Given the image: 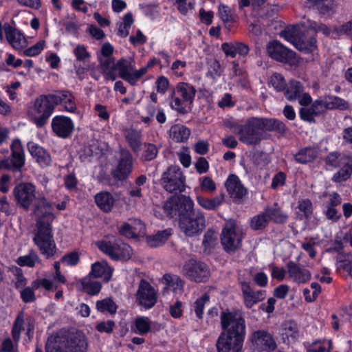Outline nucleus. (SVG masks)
Wrapping results in <instances>:
<instances>
[{
	"label": "nucleus",
	"instance_id": "f704fd0d",
	"mask_svg": "<svg viewBox=\"0 0 352 352\" xmlns=\"http://www.w3.org/2000/svg\"><path fill=\"white\" fill-rule=\"evenodd\" d=\"M95 202L97 206L104 212H109L113 209L115 198L107 191H102L95 195Z\"/></svg>",
	"mask_w": 352,
	"mask_h": 352
},
{
	"label": "nucleus",
	"instance_id": "864d4df0",
	"mask_svg": "<svg viewBox=\"0 0 352 352\" xmlns=\"http://www.w3.org/2000/svg\"><path fill=\"white\" fill-rule=\"evenodd\" d=\"M96 308L100 312H108L114 314L117 311V305L111 298H107L96 302Z\"/></svg>",
	"mask_w": 352,
	"mask_h": 352
},
{
	"label": "nucleus",
	"instance_id": "c85d7f7f",
	"mask_svg": "<svg viewBox=\"0 0 352 352\" xmlns=\"http://www.w3.org/2000/svg\"><path fill=\"white\" fill-rule=\"evenodd\" d=\"M226 188L232 198L240 199L246 194V189L240 179L235 175H230L225 183Z\"/></svg>",
	"mask_w": 352,
	"mask_h": 352
},
{
	"label": "nucleus",
	"instance_id": "de8ad7c7",
	"mask_svg": "<svg viewBox=\"0 0 352 352\" xmlns=\"http://www.w3.org/2000/svg\"><path fill=\"white\" fill-rule=\"evenodd\" d=\"M265 211L268 219H272L276 223H285L288 217L287 214L280 210V208H277L276 206L274 208H268Z\"/></svg>",
	"mask_w": 352,
	"mask_h": 352
},
{
	"label": "nucleus",
	"instance_id": "5701e85b",
	"mask_svg": "<svg viewBox=\"0 0 352 352\" xmlns=\"http://www.w3.org/2000/svg\"><path fill=\"white\" fill-rule=\"evenodd\" d=\"M3 33L6 41L16 50L27 46L28 42L23 34L10 23L3 25Z\"/></svg>",
	"mask_w": 352,
	"mask_h": 352
},
{
	"label": "nucleus",
	"instance_id": "ddd939ff",
	"mask_svg": "<svg viewBox=\"0 0 352 352\" xmlns=\"http://www.w3.org/2000/svg\"><path fill=\"white\" fill-rule=\"evenodd\" d=\"M117 164L111 169L114 179L123 181L131 174L133 167V158L131 153L126 148H121L116 157Z\"/></svg>",
	"mask_w": 352,
	"mask_h": 352
},
{
	"label": "nucleus",
	"instance_id": "58836bf2",
	"mask_svg": "<svg viewBox=\"0 0 352 352\" xmlns=\"http://www.w3.org/2000/svg\"><path fill=\"white\" fill-rule=\"evenodd\" d=\"M190 135V130L182 124H175L170 129V138L175 142H186Z\"/></svg>",
	"mask_w": 352,
	"mask_h": 352
},
{
	"label": "nucleus",
	"instance_id": "f257e3e1",
	"mask_svg": "<svg viewBox=\"0 0 352 352\" xmlns=\"http://www.w3.org/2000/svg\"><path fill=\"white\" fill-rule=\"evenodd\" d=\"M36 195V187L31 182H21L13 189L14 201L19 208L28 211L33 206V211L36 216L33 241L41 252L48 258L53 256L56 251L52 226L55 215L50 211L41 212L42 208H51L52 203L45 196L37 197Z\"/></svg>",
	"mask_w": 352,
	"mask_h": 352
},
{
	"label": "nucleus",
	"instance_id": "69168bd1",
	"mask_svg": "<svg viewBox=\"0 0 352 352\" xmlns=\"http://www.w3.org/2000/svg\"><path fill=\"white\" fill-rule=\"evenodd\" d=\"M186 62L181 60H175L170 67L173 74L177 77H182L184 74Z\"/></svg>",
	"mask_w": 352,
	"mask_h": 352
},
{
	"label": "nucleus",
	"instance_id": "473e14b6",
	"mask_svg": "<svg viewBox=\"0 0 352 352\" xmlns=\"http://www.w3.org/2000/svg\"><path fill=\"white\" fill-rule=\"evenodd\" d=\"M342 166L340 170L336 173L332 180L336 183H340L346 181L350 178L352 173V158L351 157H344L341 160Z\"/></svg>",
	"mask_w": 352,
	"mask_h": 352
},
{
	"label": "nucleus",
	"instance_id": "7ed1b4c3",
	"mask_svg": "<svg viewBox=\"0 0 352 352\" xmlns=\"http://www.w3.org/2000/svg\"><path fill=\"white\" fill-rule=\"evenodd\" d=\"M89 344L81 332L58 333L48 338L45 352H87Z\"/></svg>",
	"mask_w": 352,
	"mask_h": 352
},
{
	"label": "nucleus",
	"instance_id": "a18cd8bd",
	"mask_svg": "<svg viewBox=\"0 0 352 352\" xmlns=\"http://www.w3.org/2000/svg\"><path fill=\"white\" fill-rule=\"evenodd\" d=\"M125 138L134 152L139 151L141 146V134L134 129H129L125 131Z\"/></svg>",
	"mask_w": 352,
	"mask_h": 352
},
{
	"label": "nucleus",
	"instance_id": "4c0bfd02",
	"mask_svg": "<svg viewBox=\"0 0 352 352\" xmlns=\"http://www.w3.org/2000/svg\"><path fill=\"white\" fill-rule=\"evenodd\" d=\"M197 201L203 208L208 210H214L218 208L225 200V195L221 193L213 198H207L202 195H197Z\"/></svg>",
	"mask_w": 352,
	"mask_h": 352
},
{
	"label": "nucleus",
	"instance_id": "f3484780",
	"mask_svg": "<svg viewBox=\"0 0 352 352\" xmlns=\"http://www.w3.org/2000/svg\"><path fill=\"white\" fill-rule=\"evenodd\" d=\"M284 95L287 100H298L302 106H308L312 101L309 94L305 91L303 85L295 80L289 81L285 90Z\"/></svg>",
	"mask_w": 352,
	"mask_h": 352
},
{
	"label": "nucleus",
	"instance_id": "6e6d98bb",
	"mask_svg": "<svg viewBox=\"0 0 352 352\" xmlns=\"http://www.w3.org/2000/svg\"><path fill=\"white\" fill-rule=\"evenodd\" d=\"M268 85L278 92L285 91L287 86L284 77L278 73H274L270 77Z\"/></svg>",
	"mask_w": 352,
	"mask_h": 352
},
{
	"label": "nucleus",
	"instance_id": "a878e982",
	"mask_svg": "<svg viewBox=\"0 0 352 352\" xmlns=\"http://www.w3.org/2000/svg\"><path fill=\"white\" fill-rule=\"evenodd\" d=\"M161 281L164 285L162 290L164 294H168L172 292L175 295H177L183 292L184 282L177 275L166 274Z\"/></svg>",
	"mask_w": 352,
	"mask_h": 352
},
{
	"label": "nucleus",
	"instance_id": "2eb2a0df",
	"mask_svg": "<svg viewBox=\"0 0 352 352\" xmlns=\"http://www.w3.org/2000/svg\"><path fill=\"white\" fill-rule=\"evenodd\" d=\"M192 206H194L193 200L189 196L182 195L167 200L164 203V210L170 217L179 216L180 219L182 213L189 211Z\"/></svg>",
	"mask_w": 352,
	"mask_h": 352
},
{
	"label": "nucleus",
	"instance_id": "e2e57ef3",
	"mask_svg": "<svg viewBox=\"0 0 352 352\" xmlns=\"http://www.w3.org/2000/svg\"><path fill=\"white\" fill-rule=\"evenodd\" d=\"M45 42L43 40L39 41L35 45L24 50L23 54L27 56H35L38 55L44 49Z\"/></svg>",
	"mask_w": 352,
	"mask_h": 352
},
{
	"label": "nucleus",
	"instance_id": "13d9d810",
	"mask_svg": "<svg viewBox=\"0 0 352 352\" xmlns=\"http://www.w3.org/2000/svg\"><path fill=\"white\" fill-rule=\"evenodd\" d=\"M217 234L212 230H208L204 234L203 245L205 250L210 251L217 244Z\"/></svg>",
	"mask_w": 352,
	"mask_h": 352
},
{
	"label": "nucleus",
	"instance_id": "423d86ee",
	"mask_svg": "<svg viewBox=\"0 0 352 352\" xmlns=\"http://www.w3.org/2000/svg\"><path fill=\"white\" fill-rule=\"evenodd\" d=\"M195 95L196 89L192 85L179 82L171 93L170 106L178 113L184 114L187 112L186 107L192 104Z\"/></svg>",
	"mask_w": 352,
	"mask_h": 352
},
{
	"label": "nucleus",
	"instance_id": "6e6552de",
	"mask_svg": "<svg viewBox=\"0 0 352 352\" xmlns=\"http://www.w3.org/2000/svg\"><path fill=\"white\" fill-rule=\"evenodd\" d=\"M11 154L0 161V168L19 171L25 165V150L19 138H14L10 145Z\"/></svg>",
	"mask_w": 352,
	"mask_h": 352
},
{
	"label": "nucleus",
	"instance_id": "cd10ccee",
	"mask_svg": "<svg viewBox=\"0 0 352 352\" xmlns=\"http://www.w3.org/2000/svg\"><path fill=\"white\" fill-rule=\"evenodd\" d=\"M52 94L54 97L53 100L55 107L58 104H61L67 111L74 113L76 111L77 107L74 101V96L72 92L63 90Z\"/></svg>",
	"mask_w": 352,
	"mask_h": 352
},
{
	"label": "nucleus",
	"instance_id": "f8f14e48",
	"mask_svg": "<svg viewBox=\"0 0 352 352\" xmlns=\"http://www.w3.org/2000/svg\"><path fill=\"white\" fill-rule=\"evenodd\" d=\"M242 230L233 221L226 223L221 232V244L226 252H234L242 240Z\"/></svg>",
	"mask_w": 352,
	"mask_h": 352
},
{
	"label": "nucleus",
	"instance_id": "dca6fc26",
	"mask_svg": "<svg viewBox=\"0 0 352 352\" xmlns=\"http://www.w3.org/2000/svg\"><path fill=\"white\" fill-rule=\"evenodd\" d=\"M137 302L146 309L155 306L157 300V292L146 280L142 279L135 294Z\"/></svg>",
	"mask_w": 352,
	"mask_h": 352
},
{
	"label": "nucleus",
	"instance_id": "6ab92c4d",
	"mask_svg": "<svg viewBox=\"0 0 352 352\" xmlns=\"http://www.w3.org/2000/svg\"><path fill=\"white\" fill-rule=\"evenodd\" d=\"M183 273L190 280L195 282L206 281L210 276L209 269L205 263L192 259L184 264Z\"/></svg>",
	"mask_w": 352,
	"mask_h": 352
},
{
	"label": "nucleus",
	"instance_id": "338daca9",
	"mask_svg": "<svg viewBox=\"0 0 352 352\" xmlns=\"http://www.w3.org/2000/svg\"><path fill=\"white\" fill-rule=\"evenodd\" d=\"M115 327V322L111 320L97 323L96 329L100 333H111Z\"/></svg>",
	"mask_w": 352,
	"mask_h": 352
},
{
	"label": "nucleus",
	"instance_id": "79ce46f5",
	"mask_svg": "<svg viewBox=\"0 0 352 352\" xmlns=\"http://www.w3.org/2000/svg\"><path fill=\"white\" fill-rule=\"evenodd\" d=\"M324 109L345 110L349 108V103L338 96H328L322 100Z\"/></svg>",
	"mask_w": 352,
	"mask_h": 352
},
{
	"label": "nucleus",
	"instance_id": "774afa93",
	"mask_svg": "<svg viewBox=\"0 0 352 352\" xmlns=\"http://www.w3.org/2000/svg\"><path fill=\"white\" fill-rule=\"evenodd\" d=\"M219 16L224 23L232 22L234 21V15L231 9L226 6H219Z\"/></svg>",
	"mask_w": 352,
	"mask_h": 352
},
{
	"label": "nucleus",
	"instance_id": "a19ab883",
	"mask_svg": "<svg viewBox=\"0 0 352 352\" xmlns=\"http://www.w3.org/2000/svg\"><path fill=\"white\" fill-rule=\"evenodd\" d=\"M170 235V230L160 231L155 234L148 236L146 237V242L150 247L157 248L164 244Z\"/></svg>",
	"mask_w": 352,
	"mask_h": 352
},
{
	"label": "nucleus",
	"instance_id": "4d7b16f0",
	"mask_svg": "<svg viewBox=\"0 0 352 352\" xmlns=\"http://www.w3.org/2000/svg\"><path fill=\"white\" fill-rule=\"evenodd\" d=\"M200 189L202 192L212 194L217 190L214 181L209 176H204L199 179Z\"/></svg>",
	"mask_w": 352,
	"mask_h": 352
},
{
	"label": "nucleus",
	"instance_id": "2f4dec72",
	"mask_svg": "<svg viewBox=\"0 0 352 352\" xmlns=\"http://www.w3.org/2000/svg\"><path fill=\"white\" fill-rule=\"evenodd\" d=\"M113 269L107 262H96L92 264L89 277L102 278L104 280L109 281L112 276Z\"/></svg>",
	"mask_w": 352,
	"mask_h": 352
},
{
	"label": "nucleus",
	"instance_id": "a211bd4d",
	"mask_svg": "<svg viewBox=\"0 0 352 352\" xmlns=\"http://www.w3.org/2000/svg\"><path fill=\"white\" fill-rule=\"evenodd\" d=\"M254 349L258 352H273L276 349L272 335L266 330H257L250 337Z\"/></svg>",
	"mask_w": 352,
	"mask_h": 352
},
{
	"label": "nucleus",
	"instance_id": "052dcab7",
	"mask_svg": "<svg viewBox=\"0 0 352 352\" xmlns=\"http://www.w3.org/2000/svg\"><path fill=\"white\" fill-rule=\"evenodd\" d=\"M209 296L207 294H204L194 302L192 305V310L195 311L198 318H202L205 304L209 301Z\"/></svg>",
	"mask_w": 352,
	"mask_h": 352
},
{
	"label": "nucleus",
	"instance_id": "72a5a7b5",
	"mask_svg": "<svg viewBox=\"0 0 352 352\" xmlns=\"http://www.w3.org/2000/svg\"><path fill=\"white\" fill-rule=\"evenodd\" d=\"M342 202L340 196L336 192H333L329 195V199L326 204V211L325 214L327 219H331L333 221H336L340 217V214L336 209Z\"/></svg>",
	"mask_w": 352,
	"mask_h": 352
},
{
	"label": "nucleus",
	"instance_id": "39448f33",
	"mask_svg": "<svg viewBox=\"0 0 352 352\" xmlns=\"http://www.w3.org/2000/svg\"><path fill=\"white\" fill-rule=\"evenodd\" d=\"M180 230L187 236L199 235L206 226V219L199 209H195L194 206L189 211L182 213L179 220Z\"/></svg>",
	"mask_w": 352,
	"mask_h": 352
},
{
	"label": "nucleus",
	"instance_id": "7c9ffc66",
	"mask_svg": "<svg viewBox=\"0 0 352 352\" xmlns=\"http://www.w3.org/2000/svg\"><path fill=\"white\" fill-rule=\"evenodd\" d=\"M324 111V107L322 101L316 100L309 107L300 108L299 116L301 120L308 122H314V116L319 115Z\"/></svg>",
	"mask_w": 352,
	"mask_h": 352
},
{
	"label": "nucleus",
	"instance_id": "20e7f679",
	"mask_svg": "<svg viewBox=\"0 0 352 352\" xmlns=\"http://www.w3.org/2000/svg\"><path fill=\"white\" fill-rule=\"evenodd\" d=\"M221 325L223 331L220 335L233 337L235 339L244 341L246 325L241 314L237 311H229L221 312Z\"/></svg>",
	"mask_w": 352,
	"mask_h": 352
},
{
	"label": "nucleus",
	"instance_id": "aec40b11",
	"mask_svg": "<svg viewBox=\"0 0 352 352\" xmlns=\"http://www.w3.org/2000/svg\"><path fill=\"white\" fill-rule=\"evenodd\" d=\"M42 287L47 292H54L56 287L50 279L43 278L34 280L31 286L25 287L20 291V296L25 303L33 302L36 300L34 290Z\"/></svg>",
	"mask_w": 352,
	"mask_h": 352
},
{
	"label": "nucleus",
	"instance_id": "393cba45",
	"mask_svg": "<svg viewBox=\"0 0 352 352\" xmlns=\"http://www.w3.org/2000/svg\"><path fill=\"white\" fill-rule=\"evenodd\" d=\"M287 270L289 278L298 284L306 283L311 279L310 272L294 261L287 263Z\"/></svg>",
	"mask_w": 352,
	"mask_h": 352
},
{
	"label": "nucleus",
	"instance_id": "4468645a",
	"mask_svg": "<svg viewBox=\"0 0 352 352\" xmlns=\"http://www.w3.org/2000/svg\"><path fill=\"white\" fill-rule=\"evenodd\" d=\"M115 73L118 72L119 76L129 85H138L139 80L138 69H135L134 60L131 57L122 58L115 65Z\"/></svg>",
	"mask_w": 352,
	"mask_h": 352
},
{
	"label": "nucleus",
	"instance_id": "37998d69",
	"mask_svg": "<svg viewBox=\"0 0 352 352\" xmlns=\"http://www.w3.org/2000/svg\"><path fill=\"white\" fill-rule=\"evenodd\" d=\"M99 148L96 142L85 145L79 152V157L82 162H89L92 158L98 155Z\"/></svg>",
	"mask_w": 352,
	"mask_h": 352
},
{
	"label": "nucleus",
	"instance_id": "603ef678",
	"mask_svg": "<svg viewBox=\"0 0 352 352\" xmlns=\"http://www.w3.org/2000/svg\"><path fill=\"white\" fill-rule=\"evenodd\" d=\"M333 349L331 340H317L307 349V352H329Z\"/></svg>",
	"mask_w": 352,
	"mask_h": 352
},
{
	"label": "nucleus",
	"instance_id": "412c9836",
	"mask_svg": "<svg viewBox=\"0 0 352 352\" xmlns=\"http://www.w3.org/2000/svg\"><path fill=\"white\" fill-rule=\"evenodd\" d=\"M240 287L244 305L248 308H252L254 305L263 301L266 297L265 290H254L249 283L240 282Z\"/></svg>",
	"mask_w": 352,
	"mask_h": 352
},
{
	"label": "nucleus",
	"instance_id": "9d476101",
	"mask_svg": "<svg viewBox=\"0 0 352 352\" xmlns=\"http://www.w3.org/2000/svg\"><path fill=\"white\" fill-rule=\"evenodd\" d=\"M98 247L102 252L114 260H129L133 254L131 248L118 239H115L113 242L110 241L99 242Z\"/></svg>",
	"mask_w": 352,
	"mask_h": 352
},
{
	"label": "nucleus",
	"instance_id": "9b49d317",
	"mask_svg": "<svg viewBox=\"0 0 352 352\" xmlns=\"http://www.w3.org/2000/svg\"><path fill=\"white\" fill-rule=\"evenodd\" d=\"M162 185L168 192H181L185 189V177L181 169L177 166H170L162 177Z\"/></svg>",
	"mask_w": 352,
	"mask_h": 352
},
{
	"label": "nucleus",
	"instance_id": "8fccbe9b",
	"mask_svg": "<svg viewBox=\"0 0 352 352\" xmlns=\"http://www.w3.org/2000/svg\"><path fill=\"white\" fill-rule=\"evenodd\" d=\"M24 312L20 311L16 317L12 329V336L14 342H18L21 338V333L23 330Z\"/></svg>",
	"mask_w": 352,
	"mask_h": 352
},
{
	"label": "nucleus",
	"instance_id": "3c124183",
	"mask_svg": "<svg viewBox=\"0 0 352 352\" xmlns=\"http://www.w3.org/2000/svg\"><path fill=\"white\" fill-rule=\"evenodd\" d=\"M91 277L84 278L81 280L82 289L90 295H96L98 294L102 288L100 282L91 280Z\"/></svg>",
	"mask_w": 352,
	"mask_h": 352
},
{
	"label": "nucleus",
	"instance_id": "bb28decb",
	"mask_svg": "<svg viewBox=\"0 0 352 352\" xmlns=\"http://www.w3.org/2000/svg\"><path fill=\"white\" fill-rule=\"evenodd\" d=\"M243 342L233 337L220 335L217 342V348L218 352H241Z\"/></svg>",
	"mask_w": 352,
	"mask_h": 352
},
{
	"label": "nucleus",
	"instance_id": "bf43d9fd",
	"mask_svg": "<svg viewBox=\"0 0 352 352\" xmlns=\"http://www.w3.org/2000/svg\"><path fill=\"white\" fill-rule=\"evenodd\" d=\"M269 221L266 212L254 216L250 223V226L253 230H261L266 227Z\"/></svg>",
	"mask_w": 352,
	"mask_h": 352
},
{
	"label": "nucleus",
	"instance_id": "5fc2aeb1",
	"mask_svg": "<svg viewBox=\"0 0 352 352\" xmlns=\"http://www.w3.org/2000/svg\"><path fill=\"white\" fill-rule=\"evenodd\" d=\"M133 15L131 12L125 14L122 23H120L118 28V34L122 37H126L129 33V29L133 23Z\"/></svg>",
	"mask_w": 352,
	"mask_h": 352
},
{
	"label": "nucleus",
	"instance_id": "c03bdc74",
	"mask_svg": "<svg viewBox=\"0 0 352 352\" xmlns=\"http://www.w3.org/2000/svg\"><path fill=\"white\" fill-rule=\"evenodd\" d=\"M298 215L300 219H310L313 214V205L309 199H300L298 202Z\"/></svg>",
	"mask_w": 352,
	"mask_h": 352
},
{
	"label": "nucleus",
	"instance_id": "f03ea898",
	"mask_svg": "<svg viewBox=\"0 0 352 352\" xmlns=\"http://www.w3.org/2000/svg\"><path fill=\"white\" fill-rule=\"evenodd\" d=\"M274 131L284 133L286 131L285 124L276 119L251 118L244 124L238 126L236 133L241 142L248 145H256L265 138V131Z\"/></svg>",
	"mask_w": 352,
	"mask_h": 352
},
{
	"label": "nucleus",
	"instance_id": "4be33fe9",
	"mask_svg": "<svg viewBox=\"0 0 352 352\" xmlns=\"http://www.w3.org/2000/svg\"><path fill=\"white\" fill-rule=\"evenodd\" d=\"M52 131L59 138L70 137L74 129L73 121L65 116H56L52 120Z\"/></svg>",
	"mask_w": 352,
	"mask_h": 352
},
{
	"label": "nucleus",
	"instance_id": "09e8293b",
	"mask_svg": "<svg viewBox=\"0 0 352 352\" xmlns=\"http://www.w3.org/2000/svg\"><path fill=\"white\" fill-rule=\"evenodd\" d=\"M41 260L34 250H30L28 254L21 256L16 260V263L20 266H28L33 267L36 263L40 262Z\"/></svg>",
	"mask_w": 352,
	"mask_h": 352
},
{
	"label": "nucleus",
	"instance_id": "1a4fd4ad",
	"mask_svg": "<svg viewBox=\"0 0 352 352\" xmlns=\"http://www.w3.org/2000/svg\"><path fill=\"white\" fill-rule=\"evenodd\" d=\"M266 49L269 56L276 61L288 64L290 66H296L299 63L296 54L278 41L269 42Z\"/></svg>",
	"mask_w": 352,
	"mask_h": 352
},
{
	"label": "nucleus",
	"instance_id": "49530a36",
	"mask_svg": "<svg viewBox=\"0 0 352 352\" xmlns=\"http://www.w3.org/2000/svg\"><path fill=\"white\" fill-rule=\"evenodd\" d=\"M151 322L148 318L144 316L138 317L134 322V327L132 329L135 333L140 335H144L151 330Z\"/></svg>",
	"mask_w": 352,
	"mask_h": 352
},
{
	"label": "nucleus",
	"instance_id": "c9c22d12",
	"mask_svg": "<svg viewBox=\"0 0 352 352\" xmlns=\"http://www.w3.org/2000/svg\"><path fill=\"white\" fill-rule=\"evenodd\" d=\"M221 49L227 56L234 58L237 54L245 56L249 52L248 45L242 43H223Z\"/></svg>",
	"mask_w": 352,
	"mask_h": 352
},
{
	"label": "nucleus",
	"instance_id": "0eeeda50",
	"mask_svg": "<svg viewBox=\"0 0 352 352\" xmlns=\"http://www.w3.org/2000/svg\"><path fill=\"white\" fill-rule=\"evenodd\" d=\"M53 96L52 94L41 95L37 97L31 108V113L34 123L37 127L46 124L48 119L55 109Z\"/></svg>",
	"mask_w": 352,
	"mask_h": 352
},
{
	"label": "nucleus",
	"instance_id": "0e129e2a",
	"mask_svg": "<svg viewBox=\"0 0 352 352\" xmlns=\"http://www.w3.org/2000/svg\"><path fill=\"white\" fill-rule=\"evenodd\" d=\"M344 157H350L349 155L340 154L336 152L329 153L326 159L327 164L333 166L338 167L341 165V159Z\"/></svg>",
	"mask_w": 352,
	"mask_h": 352
},
{
	"label": "nucleus",
	"instance_id": "c756f323",
	"mask_svg": "<svg viewBox=\"0 0 352 352\" xmlns=\"http://www.w3.org/2000/svg\"><path fill=\"white\" fill-rule=\"evenodd\" d=\"M287 34V32L282 33V35L287 40L293 42L294 46L300 51L304 52L305 53H311L316 50L317 41L315 37L311 36L308 38H300L298 39H296L292 36H288Z\"/></svg>",
	"mask_w": 352,
	"mask_h": 352
},
{
	"label": "nucleus",
	"instance_id": "680f3d73",
	"mask_svg": "<svg viewBox=\"0 0 352 352\" xmlns=\"http://www.w3.org/2000/svg\"><path fill=\"white\" fill-rule=\"evenodd\" d=\"M158 149L155 144L151 143L145 144L142 157L146 161H151L156 157Z\"/></svg>",
	"mask_w": 352,
	"mask_h": 352
},
{
	"label": "nucleus",
	"instance_id": "ea45409f",
	"mask_svg": "<svg viewBox=\"0 0 352 352\" xmlns=\"http://www.w3.org/2000/svg\"><path fill=\"white\" fill-rule=\"evenodd\" d=\"M116 63L113 58L107 57L106 59L100 61L102 73L106 80L112 81L117 78V74L115 73Z\"/></svg>",
	"mask_w": 352,
	"mask_h": 352
},
{
	"label": "nucleus",
	"instance_id": "b1692460",
	"mask_svg": "<svg viewBox=\"0 0 352 352\" xmlns=\"http://www.w3.org/2000/svg\"><path fill=\"white\" fill-rule=\"evenodd\" d=\"M27 147L31 156L41 168H45L51 165V155L43 146L34 142H29L27 144Z\"/></svg>",
	"mask_w": 352,
	"mask_h": 352
},
{
	"label": "nucleus",
	"instance_id": "e433bc0d",
	"mask_svg": "<svg viewBox=\"0 0 352 352\" xmlns=\"http://www.w3.org/2000/svg\"><path fill=\"white\" fill-rule=\"evenodd\" d=\"M319 149L314 146H309L300 149L295 155L294 159L300 164H307L313 162L318 155Z\"/></svg>",
	"mask_w": 352,
	"mask_h": 352
}]
</instances>
